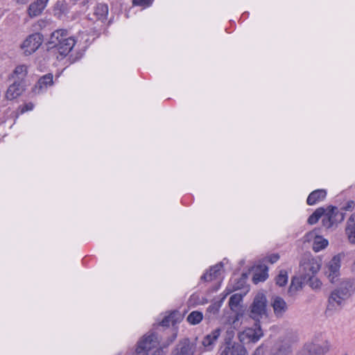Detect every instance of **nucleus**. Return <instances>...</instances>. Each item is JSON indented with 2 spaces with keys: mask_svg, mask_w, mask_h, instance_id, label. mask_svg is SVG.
Segmentation results:
<instances>
[{
  "mask_svg": "<svg viewBox=\"0 0 355 355\" xmlns=\"http://www.w3.org/2000/svg\"><path fill=\"white\" fill-rule=\"evenodd\" d=\"M27 73V66L25 64H19L15 67L10 76V79H13L14 81H21V83H24V79L26 76Z\"/></svg>",
  "mask_w": 355,
  "mask_h": 355,
  "instance_id": "obj_19",
  "label": "nucleus"
},
{
  "mask_svg": "<svg viewBox=\"0 0 355 355\" xmlns=\"http://www.w3.org/2000/svg\"><path fill=\"white\" fill-rule=\"evenodd\" d=\"M355 207V202L353 200L348 201L345 205H344L341 209L345 211H352Z\"/></svg>",
  "mask_w": 355,
  "mask_h": 355,
  "instance_id": "obj_38",
  "label": "nucleus"
},
{
  "mask_svg": "<svg viewBox=\"0 0 355 355\" xmlns=\"http://www.w3.org/2000/svg\"><path fill=\"white\" fill-rule=\"evenodd\" d=\"M241 315H239V314H236L234 318H233L232 321V327H230V329H227V331H226V336H225V343L226 342H232V339L234 338V331L232 329V327L234 329H236L237 327H239L241 324V323L239 322V318H240Z\"/></svg>",
  "mask_w": 355,
  "mask_h": 355,
  "instance_id": "obj_23",
  "label": "nucleus"
},
{
  "mask_svg": "<svg viewBox=\"0 0 355 355\" xmlns=\"http://www.w3.org/2000/svg\"><path fill=\"white\" fill-rule=\"evenodd\" d=\"M33 107L34 105L32 103H28L21 107V113L23 114L27 111H31L33 109Z\"/></svg>",
  "mask_w": 355,
  "mask_h": 355,
  "instance_id": "obj_39",
  "label": "nucleus"
},
{
  "mask_svg": "<svg viewBox=\"0 0 355 355\" xmlns=\"http://www.w3.org/2000/svg\"><path fill=\"white\" fill-rule=\"evenodd\" d=\"M30 0H16L17 3L19 4H26Z\"/></svg>",
  "mask_w": 355,
  "mask_h": 355,
  "instance_id": "obj_43",
  "label": "nucleus"
},
{
  "mask_svg": "<svg viewBox=\"0 0 355 355\" xmlns=\"http://www.w3.org/2000/svg\"><path fill=\"white\" fill-rule=\"evenodd\" d=\"M43 36L39 33L28 35L21 44V49L26 55H31L35 52L42 45Z\"/></svg>",
  "mask_w": 355,
  "mask_h": 355,
  "instance_id": "obj_6",
  "label": "nucleus"
},
{
  "mask_svg": "<svg viewBox=\"0 0 355 355\" xmlns=\"http://www.w3.org/2000/svg\"><path fill=\"white\" fill-rule=\"evenodd\" d=\"M70 35L65 29H58L53 32L48 42L49 48H56L62 43L64 39H67Z\"/></svg>",
  "mask_w": 355,
  "mask_h": 355,
  "instance_id": "obj_13",
  "label": "nucleus"
},
{
  "mask_svg": "<svg viewBox=\"0 0 355 355\" xmlns=\"http://www.w3.org/2000/svg\"><path fill=\"white\" fill-rule=\"evenodd\" d=\"M75 44L74 37L70 35L67 39H64L55 49L61 55L65 56L72 50Z\"/></svg>",
  "mask_w": 355,
  "mask_h": 355,
  "instance_id": "obj_16",
  "label": "nucleus"
},
{
  "mask_svg": "<svg viewBox=\"0 0 355 355\" xmlns=\"http://www.w3.org/2000/svg\"><path fill=\"white\" fill-rule=\"evenodd\" d=\"M345 229L355 230V212L347 220Z\"/></svg>",
  "mask_w": 355,
  "mask_h": 355,
  "instance_id": "obj_36",
  "label": "nucleus"
},
{
  "mask_svg": "<svg viewBox=\"0 0 355 355\" xmlns=\"http://www.w3.org/2000/svg\"><path fill=\"white\" fill-rule=\"evenodd\" d=\"M202 320V314L199 311H192L187 317V321L192 324H196Z\"/></svg>",
  "mask_w": 355,
  "mask_h": 355,
  "instance_id": "obj_27",
  "label": "nucleus"
},
{
  "mask_svg": "<svg viewBox=\"0 0 355 355\" xmlns=\"http://www.w3.org/2000/svg\"><path fill=\"white\" fill-rule=\"evenodd\" d=\"M222 268L223 262H220L219 263L211 267L209 270V272L204 274L201 278L207 282L215 279L221 275Z\"/></svg>",
  "mask_w": 355,
  "mask_h": 355,
  "instance_id": "obj_18",
  "label": "nucleus"
},
{
  "mask_svg": "<svg viewBox=\"0 0 355 355\" xmlns=\"http://www.w3.org/2000/svg\"><path fill=\"white\" fill-rule=\"evenodd\" d=\"M355 292V279L353 278L343 279L338 286L334 289L329 299L327 311L340 309L345 302Z\"/></svg>",
  "mask_w": 355,
  "mask_h": 355,
  "instance_id": "obj_1",
  "label": "nucleus"
},
{
  "mask_svg": "<svg viewBox=\"0 0 355 355\" xmlns=\"http://www.w3.org/2000/svg\"><path fill=\"white\" fill-rule=\"evenodd\" d=\"M327 196V191L324 189H317L312 191L308 196L306 202L309 205H313L323 200Z\"/></svg>",
  "mask_w": 355,
  "mask_h": 355,
  "instance_id": "obj_17",
  "label": "nucleus"
},
{
  "mask_svg": "<svg viewBox=\"0 0 355 355\" xmlns=\"http://www.w3.org/2000/svg\"><path fill=\"white\" fill-rule=\"evenodd\" d=\"M94 15L98 20L104 21L107 19L108 15V7L106 4L99 3L94 9Z\"/></svg>",
  "mask_w": 355,
  "mask_h": 355,
  "instance_id": "obj_22",
  "label": "nucleus"
},
{
  "mask_svg": "<svg viewBox=\"0 0 355 355\" xmlns=\"http://www.w3.org/2000/svg\"><path fill=\"white\" fill-rule=\"evenodd\" d=\"M221 303H222V300L220 302H215L214 304H212L211 305H210L207 310L211 312V313H213L214 314L216 313L220 306H221Z\"/></svg>",
  "mask_w": 355,
  "mask_h": 355,
  "instance_id": "obj_37",
  "label": "nucleus"
},
{
  "mask_svg": "<svg viewBox=\"0 0 355 355\" xmlns=\"http://www.w3.org/2000/svg\"><path fill=\"white\" fill-rule=\"evenodd\" d=\"M265 348L263 345L259 346L254 352L252 355H264Z\"/></svg>",
  "mask_w": 355,
  "mask_h": 355,
  "instance_id": "obj_40",
  "label": "nucleus"
},
{
  "mask_svg": "<svg viewBox=\"0 0 355 355\" xmlns=\"http://www.w3.org/2000/svg\"><path fill=\"white\" fill-rule=\"evenodd\" d=\"M249 316L257 322L268 318L267 299L263 293H259L255 295L250 306Z\"/></svg>",
  "mask_w": 355,
  "mask_h": 355,
  "instance_id": "obj_2",
  "label": "nucleus"
},
{
  "mask_svg": "<svg viewBox=\"0 0 355 355\" xmlns=\"http://www.w3.org/2000/svg\"><path fill=\"white\" fill-rule=\"evenodd\" d=\"M288 282V274L285 270H280L276 277V284L279 286H285Z\"/></svg>",
  "mask_w": 355,
  "mask_h": 355,
  "instance_id": "obj_29",
  "label": "nucleus"
},
{
  "mask_svg": "<svg viewBox=\"0 0 355 355\" xmlns=\"http://www.w3.org/2000/svg\"><path fill=\"white\" fill-rule=\"evenodd\" d=\"M303 280L301 277H294L291 280V284L289 286L288 293L291 295H294L297 291L302 288Z\"/></svg>",
  "mask_w": 355,
  "mask_h": 355,
  "instance_id": "obj_24",
  "label": "nucleus"
},
{
  "mask_svg": "<svg viewBox=\"0 0 355 355\" xmlns=\"http://www.w3.org/2000/svg\"><path fill=\"white\" fill-rule=\"evenodd\" d=\"M321 268V261L312 257H304L300 263L299 274L304 281L315 276Z\"/></svg>",
  "mask_w": 355,
  "mask_h": 355,
  "instance_id": "obj_3",
  "label": "nucleus"
},
{
  "mask_svg": "<svg viewBox=\"0 0 355 355\" xmlns=\"http://www.w3.org/2000/svg\"><path fill=\"white\" fill-rule=\"evenodd\" d=\"M329 344L324 341L322 344L311 343L305 346L300 355H324L329 349Z\"/></svg>",
  "mask_w": 355,
  "mask_h": 355,
  "instance_id": "obj_9",
  "label": "nucleus"
},
{
  "mask_svg": "<svg viewBox=\"0 0 355 355\" xmlns=\"http://www.w3.org/2000/svg\"><path fill=\"white\" fill-rule=\"evenodd\" d=\"M325 209L323 207L318 208L308 218V223L310 225L315 224L319 219L324 214Z\"/></svg>",
  "mask_w": 355,
  "mask_h": 355,
  "instance_id": "obj_25",
  "label": "nucleus"
},
{
  "mask_svg": "<svg viewBox=\"0 0 355 355\" xmlns=\"http://www.w3.org/2000/svg\"><path fill=\"white\" fill-rule=\"evenodd\" d=\"M272 355H291V346L288 343H283L277 347V352Z\"/></svg>",
  "mask_w": 355,
  "mask_h": 355,
  "instance_id": "obj_26",
  "label": "nucleus"
},
{
  "mask_svg": "<svg viewBox=\"0 0 355 355\" xmlns=\"http://www.w3.org/2000/svg\"><path fill=\"white\" fill-rule=\"evenodd\" d=\"M245 347L236 342H226L220 355H247Z\"/></svg>",
  "mask_w": 355,
  "mask_h": 355,
  "instance_id": "obj_10",
  "label": "nucleus"
},
{
  "mask_svg": "<svg viewBox=\"0 0 355 355\" xmlns=\"http://www.w3.org/2000/svg\"><path fill=\"white\" fill-rule=\"evenodd\" d=\"M303 282L307 283L309 282V286L314 290L320 289L322 284L321 281L315 276L311 277L310 279H306Z\"/></svg>",
  "mask_w": 355,
  "mask_h": 355,
  "instance_id": "obj_31",
  "label": "nucleus"
},
{
  "mask_svg": "<svg viewBox=\"0 0 355 355\" xmlns=\"http://www.w3.org/2000/svg\"><path fill=\"white\" fill-rule=\"evenodd\" d=\"M197 338L191 341L188 338L182 340L178 345L173 355H196L202 353L201 349H197Z\"/></svg>",
  "mask_w": 355,
  "mask_h": 355,
  "instance_id": "obj_7",
  "label": "nucleus"
},
{
  "mask_svg": "<svg viewBox=\"0 0 355 355\" xmlns=\"http://www.w3.org/2000/svg\"><path fill=\"white\" fill-rule=\"evenodd\" d=\"M352 270L353 272L355 273V261L353 263V264L352 266Z\"/></svg>",
  "mask_w": 355,
  "mask_h": 355,
  "instance_id": "obj_45",
  "label": "nucleus"
},
{
  "mask_svg": "<svg viewBox=\"0 0 355 355\" xmlns=\"http://www.w3.org/2000/svg\"><path fill=\"white\" fill-rule=\"evenodd\" d=\"M153 350L151 355H164L162 347L160 345Z\"/></svg>",
  "mask_w": 355,
  "mask_h": 355,
  "instance_id": "obj_42",
  "label": "nucleus"
},
{
  "mask_svg": "<svg viewBox=\"0 0 355 355\" xmlns=\"http://www.w3.org/2000/svg\"><path fill=\"white\" fill-rule=\"evenodd\" d=\"M267 259L270 263H274L279 260V256L277 254H273L268 256Z\"/></svg>",
  "mask_w": 355,
  "mask_h": 355,
  "instance_id": "obj_41",
  "label": "nucleus"
},
{
  "mask_svg": "<svg viewBox=\"0 0 355 355\" xmlns=\"http://www.w3.org/2000/svg\"><path fill=\"white\" fill-rule=\"evenodd\" d=\"M345 254L340 252L334 256L324 266V274L328 280L331 283H336L340 275L341 261Z\"/></svg>",
  "mask_w": 355,
  "mask_h": 355,
  "instance_id": "obj_4",
  "label": "nucleus"
},
{
  "mask_svg": "<svg viewBox=\"0 0 355 355\" xmlns=\"http://www.w3.org/2000/svg\"><path fill=\"white\" fill-rule=\"evenodd\" d=\"M174 315L175 313H171L168 315L165 316L160 322V325H162V327H168L171 323L173 324Z\"/></svg>",
  "mask_w": 355,
  "mask_h": 355,
  "instance_id": "obj_33",
  "label": "nucleus"
},
{
  "mask_svg": "<svg viewBox=\"0 0 355 355\" xmlns=\"http://www.w3.org/2000/svg\"><path fill=\"white\" fill-rule=\"evenodd\" d=\"M345 232L348 241L351 244H355V230L345 229Z\"/></svg>",
  "mask_w": 355,
  "mask_h": 355,
  "instance_id": "obj_35",
  "label": "nucleus"
},
{
  "mask_svg": "<svg viewBox=\"0 0 355 355\" xmlns=\"http://www.w3.org/2000/svg\"><path fill=\"white\" fill-rule=\"evenodd\" d=\"M49 0H36L31 3L28 8V15L30 17H35L42 14L46 8Z\"/></svg>",
  "mask_w": 355,
  "mask_h": 355,
  "instance_id": "obj_14",
  "label": "nucleus"
},
{
  "mask_svg": "<svg viewBox=\"0 0 355 355\" xmlns=\"http://www.w3.org/2000/svg\"><path fill=\"white\" fill-rule=\"evenodd\" d=\"M25 90V85L21 81H14L6 92L5 97L7 100L12 101L22 94Z\"/></svg>",
  "mask_w": 355,
  "mask_h": 355,
  "instance_id": "obj_12",
  "label": "nucleus"
},
{
  "mask_svg": "<svg viewBox=\"0 0 355 355\" xmlns=\"http://www.w3.org/2000/svg\"><path fill=\"white\" fill-rule=\"evenodd\" d=\"M327 211L329 216H331L333 225L342 222L345 218V214L343 212H340L336 207H329Z\"/></svg>",
  "mask_w": 355,
  "mask_h": 355,
  "instance_id": "obj_21",
  "label": "nucleus"
},
{
  "mask_svg": "<svg viewBox=\"0 0 355 355\" xmlns=\"http://www.w3.org/2000/svg\"><path fill=\"white\" fill-rule=\"evenodd\" d=\"M274 313L277 318H281L286 312L288 306L284 299L280 297H275L271 302Z\"/></svg>",
  "mask_w": 355,
  "mask_h": 355,
  "instance_id": "obj_15",
  "label": "nucleus"
},
{
  "mask_svg": "<svg viewBox=\"0 0 355 355\" xmlns=\"http://www.w3.org/2000/svg\"><path fill=\"white\" fill-rule=\"evenodd\" d=\"M221 331V328H216L203 338L201 342V344L204 349L203 350H202V352H209L214 349L217 342V340L220 335Z\"/></svg>",
  "mask_w": 355,
  "mask_h": 355,
  "instance_id": "obj_11",
  "label": "nucleus"
},
{
  "mask_svg": "<svg viewBox=\"0 0 355 355\" xmlns=\"http://www.w3.org/2000/svg\"><path fill=\"white\" fill-rule=\"evenodd\" d=\"M267 277L268 273L266 269L259 272L257 271L254 272L253 275L252 282L254 284H258L259 282H264L267 279Z\"/></svg>",
  "mask_w": 355,
  "mask_h": 355,
  "instance_id": "obj_28",
  "label": "nucleus"
},
{
  "mask_svg": "<svg viewBox=\"0 0 355 355\" xmlns=\"http://www.w3.org/2000/svg\"><path fill=\"white\" fill-rule=\"evenodd\" d=\"M175 338H176V334H173L172 338L170 340V342L167 345H170L171 343H172Z\"/></svg>",
  "mask_w": 355,
  "mask_h": 355,
  "instance_id": "obj_44",
  "label": "nucleus"
},
{
  "mask_svg": "<svg viewBox=\"0 0 355 355\" xmlns=\"http://www.w3.org/2000/svg\"><path fill=\"white\" fill-rule=\"evenodd\" d=\"M263 336V331L259 322L253 327L245 328L238 334L239 339L243 344L256 343Z\"/></svg>",
  "mask_w": 355,
  "mask_h": 355,
  "instance_id": "obj_5",
  "label": "nucleus"
},
{
  "mask_svg": "<svg viewBox=\"0 0 355 355\" xmlns=\"http://www.w3.org/2000/svg\"><path fill=\"white\" fill-rule=\"evenodd\" d=\"M53 84V75L48 73L40 78L35 85V92H40Z\"/></svg>",
  "mask_w": 355,
  "mask_h": 355,
  "instance_id": "obj_20",
  "label": "nucleus"
},
{
  "mask_svg": "<svg viewBox=\"0 0 355 355\" xmlns=\"http://www.w3.org/2000/svg\"><path fill=\"white\" fill-rule=\"evenodd\" d=\"M154 0H132L135 6H141L143 8L149 7Z\"/></svg>",
  "mask_w": 355,
  "mask_h": 355,
  "instance_id": "obj_34",
  "label": "nucleus"
},
{
  "mask_svg": "<svg viewBox=\"0 0 355 355\" xmlns=\"http://www.w3.org/2000/svg\"><path fill=\"white\" fill-rule=\"evenodd\" d=\"M322 217V224L324 227L329 229L333 226L331 216H329L327 209H325L324 214Z\"/></svg>",
  "mask_w": 355,
  "mask_h": 355,
  "instance_id": "obj_32",
  "label": "nucleus"
},
{
  "mask_svg": "<svg viewBox=\"0 0 355 355\" xmlns=\"http://www.w3.org/2000/svg\"><path fill=\"white\" fill-rule=\"evenodd\" d=\"M242 300V296L240 294L232 295L229 300V305L232 310L236 308Z\"/></svg>",
  "mask_w": 355,
  "mask_h": 355,
  "instance_id": "obj_30",
  "label": "nucleus"
},
{
  "mask_svg": "<svg viewBox=\"0 0 355 355\" xmlns=\"http://www.w3.org/2000/svg\"><path fill=\"white\" fill-rule=\"evenodd\" d=\"M319 230L315 229L304 236V241L307 242L313 241V250L314 252H318L324 249L329 244L326 239L318 235Z\"/></svg>",
  "mask_w": 355,
  "mask_h": 355,
  "instance_id": "obj_8",
  "label": "nucleus"
}]
</instances>
